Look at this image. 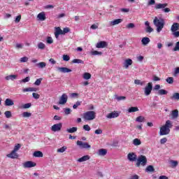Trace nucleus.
I'll return each instance as SVG.
<instances>
[{"label": "nucleus", "instance_id": "nucleus-52", "mask_svg": "<svg viewBox=\"0 0 179 179\" xmlns=\"http://www.w3.org/2000/svg\"><path fill=\"white\" fill-rule=\"evenodd\" d=\"M81 102L78 101L77 102H76V103L73 106V108L74 110H76V108H78V107H79V106H80Z\"/></svg>", "mask_w": 179, "mask_h": 179}, {"label": "nucleus", "instance_id": "nucleus-53", "mask_svg": "<svg viewBox=\"0 0 179 179\" xmlns=\"http://www.w3.org/2000/svg\"><path fill=\"white\" fill-rule=\"evenodd\" d=\"M127 29H134L135 28V24L134 23H129L127 26H126Z\"/></svg>", "mask_w": 179, "mask_h": 179}, {"label": "nucleus", "instance_id": "nucleus-24", "mask_svg": "<svg viewBox=\"0 0 179 179\" xmlns=\"http://www.w3.org/2000/svg\"><path fill=\"white\" fill-rule=\"evenodd\" d=\"M172 120H176V118H178V110L176 109L171 111V113Z\"/></svg>", "mask_w": 179, "mask_h": 179}, {"label": "nucleus", "instance_id": "nucleus-11", "mask_svg": "<svg viewBox=\"0 0 179 179\" xmlns=\"http://www.w3.org/2000/svg\"><path fill=\"white\" fill-rule=\"evenodd\" d=\"M24 169H31V167H36V164L35 162L31 161H27L22 164Z\"/></svg>", "mask_w": 179, "mask_h": 179}, {"label": "nucleus", "instance_id": "nucleus-9", "mask_svg": "<svg viewBox=\"0 0 179 179\" xmlns=\"http://www.w3.org/2000/svg\"><path fill=\"white\" fill-rule=\"evenodd\" d=\"M120 114H121V112L114 110V111L108 113L106 115V118H108V120H111L112 118H117V117H120Z\"/></svg>", "mask_w": 179, "mask_h": 179}, {"label": "nucleus", "instance_id": "nucleus-10", "mask_svg": "<svg viewBox=\"0 0 179 179\" xmlns=\"http://www.w3.org/2000/svg\"><path fill=\"white\" fill-rule=\"evenodd\" d=\"M62 128V123H57V124H53L51 127V131L52 132H59Z\"/></svg>", "mask_w": 179, "mask_h": 179}, {"label": "nucleus", "instance_id": "nucleus-58", "mask_svg": "<svg viewBox=\"0 0 179 179\" xmlns=\"http://www.w3.org/2000/svg\"><path fill=\"white\" fill-rule=\"evenodd\" d=\"M90 29H92V30H96V29H99V24H93L90 27Z\"/></svg>", "mask_w": 179, "mask_h": 179}, {"label": "nucleus", "instance_id": "nucleus-44", "mask_svg": "<svg viewBox=\"0 0 179 179\" xmlns=\"http://www.w3.org/2000/svg\"><path fill=\"white\" fill-rule=\"evenodd\" d=\"M38 48L39 50H44V48H45V44H44L43 42H40L38 43Z\"/></svg>", "mask_w": 179, "mask_h": 179}, {"label": "nucleus", "instance_id": "nucleus-26", "mask_svg": "<svg viewBox=\"0 0 179 179\" xmlns=\"http://www.w3.org/2000/svg\"><path fill=\"white\" fill-rule=\"evenodd\" d=\"M6 80H16L17 79V75H9L5 77Z\"/></svg>", "mask_w": 179, "mask_h": 179}, {"label": "nucleus", "instance_id": "nucleus-48", "mask_svg": "<svg viewBox=\"0 0 179 179\" xmlns=\"http://www.w3.org/2000/svg\"><path fill=\"white\" fill-rule=\"evenodd\" d=\"M46 42L48 44H52L54 43V40H52V38L51 36H48L46 38Z\"/></svg>", "mask_w": 179, "mask_h": 179}, {"label": "nucleus", "instance_id": "nucleus-42", "mask_svg": "<svg viewBox=\"0 0 179 179\" xmlns=\"http://www.w3.org/2000/svg\"><path fill=\"white\" fill-rule=\"evenodd\" d=\"M166 81L167 83H169V85H173V83H174V78H173V77H169L166 79Z\"/></svg>", "mask_w": 179, "mask_h": 179}, {"label": "nucleus", "instance_id": "nucleus-5", "mask_svg": "<svg viewBox=\"0 0 179 179\" xmlns=\"http://www.w3.org/2000/svg\"><path fill=\"white\" fill-rule=\"evenodd\" d=\"M148 164V159L145 155H140L137 158L136 166L139 167V166H146Z\"/></svg>", "mask_w": 179, "mask_h": 179}, {"label": "nucleus", "instance_id": "nucleus-14", "mask_svg": "<svg viewBox=\"0 0 179 179\" xmlns=\"http://www.w3.org/2000/svg\"><path fill=\"white\" fill-rule=\"evenodd\" d=\"M57 69L61 73H69V72H72L71 69L66 67H57Z\"/></svg>", "mask_w": 179, "mask_h": 179}, {"label": "nucleus", "instance_id": "nucleus-25", "mask_svg": "<svg viewBox=\"0 0 179 179\" xmlns=\"http://www.w3.org/2000/svg\"><path fill=\"white\" fill-rule=\"evenodd\" d=\"M149 43H150V38H149L148 37H143L141 39V43L143 45H148Z\"/></svg>", "mask_w": 179, "mask_h": 179}, {"label": "nucleus", "instance_id": "nucleus-62", "mask_svg": "<svg viewBox=\"0 0 179 179\" xmlns=\"http://www.w3.org/2000/svg\"><path fill=\"white\" fill-rule=\"evenodd\" d=\"M125 99H127V97H125L124 96H120L116 97V99L117 100V101H121L122 100H125Z\"/></svg>", "mask_w": 179, "mask_h": 179}, {"label": "nucleus", "instance_id": "nucleus-56", "mask_svg": "<svg viewBox=\"0 0 179 179\" xmlns=\"http://www.w3.org/2000/svg\"><path fill=\"white\" fill-rule=\"evenodd\" d=\"M71 31V29L68 27L64 28L62 30L63 35L66 34V33H69Z\"/></svg>", "mask_w": 179, "mask_h": 179}, {"label": "nucleus", "instance_id": "nucleus-12", "mask_svg": "<svg viewBox=\"0 0 179 179\" xmlns=\"http://www.w3.org/2000/svg\"><path fill=\"white\" fill-rule=\"evenodd\" d=\"M66 101H68V94H63L59 100V104L64 105L66 104Z\"/></svg>", "mask_w": 179, "mask_h": 179}, {"label": "nucleus", "instance_id": "nucleus-2", "mask_svg": "<svg viewBox=\"0 0 179 179\" xmlns=\"http://www.w3.org/2000/svg\"><path fill=\"white\" fill-rule=\"evenodd\" d=\"M164 20L161 17H155L153 20L154 26L157 27V33H160L164 28Z\"/></svg>", "mask_w": 179, "mask_h": 179}, {"label": "nucleus", "instance_id": "nucleus-13", "mask_svg": "<svg viewBox=\"0 0 179 179\" xmlns=\"http://www.w3.org/2000/svg\"><path fill=\"white\" fill-rule=\"evenodd\" d=\"M127 159L129 162H136L137 157L136 154L135 152H130L127 155Z\"/></svg>", "mask_w": 179, "mask_h": 179}, {"label": "nucleus", "instance_id": "nucleus-23", "mask_svg": "<svg viewBox=\"0 0 179 179\" xmlns=\"http://www.w3.org/2000/svg\"><path fill=\"white\" fill-rule=\"evenodd\" d=\"M9 159H17L19 156L17 155V153L15 151H12L10 154H8L6 155Z\"/></svg>", "mask_w": 179, "mask_h": 179}, {"label": "nucleus", "instance_id": "nucleus-18", "mask_svg": "<svg viewBox=\"0 0 179 179\" xmlns=\"http://www.w3.org/2000/svg\"><path fill=\"white\" fill-rule=\"evenodd\" d=\"M145 26L146 27V28H145L146 33H152V32H153V28H152L150 27V23L149 22V21H146L145 22Z\"/></svg>", "mask_w": 179, "mask_h": 179}, {"label": "nucleus", "instance_id": "nucleus-49", "mask_svg": "<svg viewBox=\"0 0 179 179\" xmlns=\"http://www.w3.org/2000/svg\"><path fill=\"white\" fill-rule=\"evenodd\" d=\"M71 99H78L79 97V94L78 93H71L70 94Z\"/></svg>", "mask_w": 179, "mask_h": 179}, {"label": "nucleus", "instance_id": "nucleus-32", "mask_svg": "<svg viewBox=\"0 0 179 179\" xmlns=\"http://www.w3.org/2000/svg\"><path fill=\"white\" fill-rule=\"evenodd\" d=\"M22 92L24 93H26V92H37V89L34 87H28L23 89Z\"/></svg>", "mask_w": 179, "mask_h": 179}, {"label": "nucleus", "instance_id": "nucleus-45", "mask_svg": "<svg viewBox=\"0 0 179 179\" xmlns=\"http://www.w3.org/2000/svg\"><path fill=\"white\" fill-rule=\"evenodd\" d=\"M22 117L24 118H29V117H31V113H29V112H24L22 113Z\"/></svg>", "mask_w": 179, "mask_h": 179}, {"label": "nucleus", "instance_id": "nucleus-46", "mask_svg": "<svg viewBox=\"0 0 179 179\" xmlns=\"http://www.w3.org/2000/svg\"><path fill=\"white\" fill-rule=\"evenodd\" d=\"M134 83L135 85H141V86H143V85H145V82L141 81V80H135Z\"/></svg>", "mask_w": 179, "mask_h": 179}, {"label": "nucleus", "instance_id": "nucleus-35", "mask_svg": "<svg viewBox=\"0 0 179 179\" xmlns=\"http://www.w3.org/2000/svg\"><path fill=\"white\" fill-rule=\"evenodd\" d=\"M83 79L85 80H89L92 78V75L90 73H84L83 75Z\"/></svg>", "mask_w": 179, "mask_h": 179}, {"label": "nucleus", "instance_id": "nucleus-59", "mask_svg": "<svg viewBox=\"0 0 179 179\" xmlns=\"http://www.w3.org/2000/svg\"><path fill=\"white\" fill-rule=\"evenodd\" d=\"M173 51H179V41L176 43L175 47L173 49Z\"/></svg>", "mask_w": 179, "mask_h": 179}, {"label": "nucleus", "instance_id": "nucleus-64", "mask_svg": "<svg viewBox=\"0 0 179 179\" xmlns=\"http://www.w3.org/2000/svg\"><path fill=\"white\" fill-rule=\"evenodd\" d=\"M64 114L66 115H69V114H71V108H68L64 109Z\"/></svg>", "mask_w": 179, "mask_h": 179}, {"label": "nucleus", "instance_id": "nucleus-61", "mask_svg": "<svg viewBox=\"0 0 179 179\" xmlns=\"http://www.w3.org/2000/svg\"><path fill=\"white\" fill-rule=\"evenodd\" d=\"M27 61H29V57H27L20 58V62H27Z\"/></svg>", "mask_w": 179, "mask_h": 179}, {"label": "nucleus", "instance_id": "nucleus-22", "mask_svg": "<svg viewBox=\"0 0 179 179\" xmlns=\"http://www.w3.org/2000/svg\"><path fill=\"white\" fill-rule=\"evenodd\" d=\"M87 160H90V156L89 155H85L82 157L81 158H79L77 162L78 163H83V162H87Z\"/></svg>", "mask_w": 179, "mask_h": 179}, {"label": "nucleus", "instance_id": "nucleus-6", "mask_svg": "<svg viewBox=\"0 0 179 179\" xmlns=\"http://www.w3.org/2000/svg\"><path fill=\"white\" fill-rule=\"evenodd\" d=\"M148 5H155V9H164L167 6V3H156L155 1H150Z\"/></svg>", "mask_w": 179, "mask_h": 179}, {"label": "nucleus", "instance_id": "nucleus-4", "mask_svg": "<svg viewBox=\"0 0 179 179\" xmlns=\"http://www.w3.org/2000/svg\"><path fill=\"white\" fill-rule=\"evenodd\" d=\"M179 23L174 22L171 27V31L172 33V36L176 38H178L179 37Z\"/></svg>", "mask_w": 179, "mask_h": 179}, {"label": "nucleus", "instance_id": "nucleus-7", "mask_svg": "<svg viewBox=\"0 0 179 179\" xmlns=\"http://www.w3.org/2000/svg\"><path fill=\"white\" fill-rule=\"evenodd\" d=\"M153 89V83H148V85L144 88V94L145 96H149L152 93Z\"/></svg>", "mask_w": 179, "mask_h": 179}, {"label": "nucleus", "instance_id": "nucleus-47", "mask_svg": "<svg viewBox=\"0 0 179 179\" xmlns=\"http://www.w3.org/2000/svg\"><path fill=\"white\" fill-rule=\"evenodd\" d=\"M43 80V78H38L37 79L35 83H34V85H35V86H40V85H41V81Z\"/></svg>", "mask_w": 179, "mask_h": 179}, {"label": "nucleus", "instance_id": "nucleus-27", "mask_svg": "<svg viewBox=\"0 0 179 179\" xmlns=\"http://www.w3.org/2000/svg\"><path fill=\"white\" fill-rule=\"evenodd\" d=\"M37 17L38 20H41V22H43V20H45V13L41 12L38 15Z\"/></svg>", "mask_w": 179, "mask_h": 179}, {"label": "nucleus", "instance_id": "nucleus-38", "mask_svg": "<svg viewBox=\"0 0 179 179\" xmlns=\"http://www.w3.org/2000/svg\"><path fill=\"white\" fill-rule=\"evenodd\" d=\"M76 131H78V127H72L66 129V132H68V134H73L76 132Z\"/></svg>", "mask_w": 179, "mask_h": 179}, {"label": "nucleus", "instance_id": "nucleus-40", "mask_svg": "<svg viewBox=\"0 0 179 179\" xmlns=\"http://www.w3.org/2000/svg\"><path fill=\"white\" fill-rule=\"evenodd\" d=\"M4 115L6 118H11L12 112H10V110H6V112H4Z\"/></svg>", "mask_w": 179, "mask_h": 179}, {"label": "nucleus", "instance_id": "nucleus-20", "mask_svg": "<svg viewBox=\"0 0 179 179\" xmlns=\"http://www.w3.org/2000/svg\"><path fill=\"white\" fill-rule=\"evenodd\" d=\"M59 35H63L62 29L59 27L55 28V36L56 38H59Z\"/></svg>", "mask_w": 179, "mask_h": 179}, {"label": "nucleus", "instance_id": "nucleus-34", "mask_svg": "<svg viewBox=\"0 0 179 179\" xmlns=\"http://www.w3.org/2000/svg\"><path fill=\"white\" fill-rule=\"evenodd\" d=\"M33 156L34 157H43V152L41 151H35Z\"/></svg>", "mask_w": 179, "mask_h": 179}, {"label": "nucleus", "instance_id": "nucleus-15", "mask_svg": "<svg viewBox=\"0 0 179 179\" xmlns=\"http://www.w3.org/2000/svg\"><path fill=\"white\" fill-rule=\"evenodd\" d=\"M132 64H133L132 59H127L126 60H124L123 63V67L125 68V69H128V68H129V66H131Z\"/></svg>", "mask_w": 179, "mask_h": 179}, {"label": "nucleus", "instance_id": "nucleus-43", "mask_svg": "<svg viewBox=\"0 0 179 179\" xmlns=\"http://www.w3.org/2000/svg\"><path fill=\"white\" fill-rule=\"evenodd\" d=\"M66 149H67L66 146H63L61 148L57 149V153H64V152H65Z\"/></svg>", "mask_w": 179, "mask_h": 179}, {"label": "nucleus", "instance_id": "nucleus-29", "mask_svg": "<svg viewBox=\"0 0 179 179\" xmlns=\"http://www.w3.org/2000/svg\"><path fill=\"white\" fill-rule=\"evenodd\" d=\"M36 66L38 68H39V69H44V68H45V66H47V63H45L44 62H41L36 64Z\"/></svg>", "mask_w": 179, "mask_h": 179}, {"label": "nucleus", "instance_id": "nucleus-57", "mask_svg": "<svg viewBox=\"0 0 179 179\" xmlns=\"http://www.w3.org/2000/svg\"><path fill=\"white\" fill-rule=\"evenodd\" d=\"M31 107V103H25L24 106L20 107V108H30Z\"/></svg>", "mask_w": 179, "mask_h": 179}, {"label": "nucleus", "instance_id": "nucleus-60", "mask_svg": "<svg viewBox=\"0 0 179 179\" xmlns=\"http://www.w3.org/2000/svg\"><path fill=\"white\" fill-rule=\"evenodd\" d=\"M90 129H91L90 126H89L88 124H85V125L83 126V130H84V131H90Z\"/></svg>", "mask_w": 179, "mask_h": 179}, {"label": "nucleus", "instance_id": "nucleus-21", "mask_svg": "<svg viewBox=\"0 0 179 179\" xmlns=\"http://www.w3.org/2000/svg\"><path fill=\"white\" fill-rule=\"evenodd\" d=\"M96 48H106L107 47V42L100 41L96 45Z\"/></svg>", "mask_w": 179, "mask_h": 179}, {"label": "nucleus", "instance_id": "nucleus-16", "mask_svg": "<svg viewBox=\"0 0 179 179\" xmlns=\"http://www.w3.org/2000/svg\"><path fill=\"white\" fill-rule=\"evenodd\" d=\"M15 102L13 101V100L8 98L5 100L4 101V106H6V107H10L12 106H14Z\"/></svg>", "mask_w": 179, "mask_h": 179}, {"label": "nucleus", "instance_id": "nucleus-37", "mask_svg": "<svg viewBox=\"0 0 179 179\" xmlns=\"http://www.w3.org/2000/svg\"><path fill=\"white\" fill-rule=\"evenodd\" d=\"M142 142L139 140V138H134L133 140V145L134 146H139V145H141Z\"/></svg>", "mask_w": 179, "mask_h": 179}, {"label": "nucleus", "instance_id": "nucleus-8", "mask_svg": "<svg viewBox=\"0 0 179 179\" xmlns=\"http://www.w3.org/2000/svg\"><path fill=\"white\" fill-rule=\"evenodd\" d=\"M77 146H79L80 149H90L91 146L87 143H85L81 141H77Z\"/></svg>", "mask_w": 179, "mask_h": 179}, {"label": "nucleus", "instance_id": "nucleus-28", "mask_svg": "<svg viewBox=\"0 0 179 179\" xmlns=\"http://www.w3.org/2000/svg\"><path fill=\"white\" fill-rule=\"evenodd\" d=\"M137 111H139V108L136 106H132L127 109V113H136Z\"/></svg>", "mask_w": 179, "mask_h": 179}, {"label": "nucleus", "instance_id": "nucleus-33", "mask_svg": "<svg viewBox=\"0 0 179 179\" xmlns=\"http://www.w3.org/2000/svg\"><path fill=\"white\" fill-rule=\"evenodd\" d=\"M171 100H179V93L178 92H175L172 94V96H171Z\"/></svg>", "mask_w": 179, "mask_h": 179}, {"label": "nucleus", "instance_id": "nucleus-54", "mask_svg": "<svg viewBox=\"0 0 179 179\" xmlns=\"http://www.w3.org/2000/svg\"><path fill=\"white\" fill-rule=\"evenodd\" d=\"M71 59V57L68 55H63V61L68 62Z\"/></svg>", "mask_w": 179, "mask_h": 179}, {"label": "nucleus", "instance_id": "nucleus-55", "mask_svg": "<svg viewBox=\"0 0 179 179\" xmlns=\"http://www.w3.org/2000/svg\"><path fill=\"white\" fill-rule=\"evenodd\" d=\"M92 55H101V52H99L97 50H94L91 52Z\"/></svg>", "mask_w": 179, "mask_h": 179}, {"label": "nucleus", "instance_id": "nucleus-3", "mask_svg": "<svg viewBox=\"0 0 179 179\" xmlns=\"http://www.w3.org/2000/svg\"><path fill=\"white\" fill-rule=\"evenodd\" d=\"M83 118L84 121H93L96 118V112L93 110L87 111L83 113Z\"/></svg>", "mask_w": 179, "mask_h": 179}, {"label": "nucleus", "instance_id": "nucleus-63", "mask_svg": "<svg viewBox=\"0 0 179 179\" xmlns=\"http://www.w3.org/2000/svg\"><path fill=\"white\" fill-rule=\"evenodd\" d=\"M32 96L34 97V99H36V100L40 99V94L36 93V92H34L32 94Z\"/></svg>", "mask_w": 179, "mask_h": 179}, {"label": "nucleus", "instance_id": "nucleus-50", "mask_svg": "<svg viewBox=\"0 0 179 179\" xmlns=\"http://www.w3.org/2000/svg\"><path fill=\"white\" fill-rule=\"evenodd\" d=\"M20 83H27V82H30V77H27L22 80H21Z\"/></svg>", "mask_w": 179, "mask_h": 179}, {"label": "nucleus", "instance_id": "nucleus-19", "mask_svg": "<svg viewBox=\"0 0 179 179\" xmlns=\"http://www.w3.org/2000/svg\"><path fill=\"white\" fill-rule=\"evenodd\" d=\"M169 164L170 165V167H171V169H176V167L178 166V161L170 159L169 161Z\"/></svg>", "mask_w": 179, "mask_h": 179}, {"label": "nucleus", "instance_id": "nucleus-1", "mask_svg": "<svg viewBox=\"0 0 179 179\" xmlns=\"http://www.w3.org/2000/svg\"><path fill=\"white\" fill-rule=\"evenodd\" d=\"M170 128H173V122L171 120H166L164 125L160 127L159 135L163 136L170 134Z\"/></svg>", "mask_w": 179, "mask_h": 179}, {"label": "nucleus", "instance_id": "nucleus-41", "mask_svg": "<svg viewBox=\"0 0 179 179\" xmlns=\"http://www.w3.org/2000/svg\"><path fill=\"white\" fill-rule=\"evenodd\" d=\"M136 122H143L145 121V117L143 116H138L136 118Z\"/></svg>", "mask_w": 179, "mask_h": 179}, {"label": "nucleus", "instance_id": "nucleus-17", "mask_svg": "<svg viewBox=\"0 0 179 179\" xmlns=\"http://www.w3.org/2000/svg\"><path fill=\"white\" fill-rule=\"evenodd\" d=\"M122 19L119 18V19H116L114 20L113 21H110L109 22L110 26H117V24H120V23H122Z\"/></svg>", "mask_w": 179, "mask_h": 179}, {"label": "nucleus", "instance_id": "nucleus-36", "mask_svg": "<svg viewBox=\"0 0 179 179\" xmlns=\"http://www.w3.org/2000/svg\"><path fill=\"white\" fill-rule=\"evenodd\" d=\"M145 171H146L147 173H153V171H155V168L153 167V166L149 165V166H147V168L145 169Z\"/></svg>", "mask_w": 179, "mask_h": 179}, {"label": "nucleus", "instance_id": "nucleus-39", "mask_svg": "<svg viewBox=\"0 0 179 179\" xmlns=\"http://www.w3.org/2000/svg\"><path fill=\"white\" fill-rule=\"evenodd\" d=\"M72 62L73 64H85V62L80 59H74Z\"/></svg>", "mask_w": 179, "mask_h": 179}, {"label": "nucleus", "instance_id": "nucleus-30", "mask_svg": "<svg viewBox=\"0 0 179 179\" xmlns=\"http://www.w3.org/2000/svg\"><path fill=\"white\" fill-rule=\"evenodd\" d=\"M169 92L167 90L163 89L159 90L157 91V94H159V96H164L167 94Z\"/></svg>", "mask_w": 179, "mask_h": 179}, {"label": "nucleus", "instance_id": "nucleus-51", "mask_svg": "<svg viewBox=\"0 0 179 179\" xmlns=\"http://www.w3.org/2000/svg\"><path fill=\"white\" fill-rule=\"evenodd\" d=\"M22 147V145H20V144H16L14 147V149L13 150V151L14 152H17V150H19V149H20V148Z\"/></svg>", "mask_w": 179, "mask_h": 179}, {"label": "nucleus", "instance_id": "nucleus-31", "mask_svg": "<svg viewBox=\"0 0 179 179\" xmlns=\"http://www.w3.org/2000/svg\"><path fill=\"white\" fill-rule=\"evenodd\" d=\"M98 155L99 156H106V155H107V150H106V149H100V150H99Z\"/></svg>", "mask_w": 179, "mask_h": 179}]
</instances>
